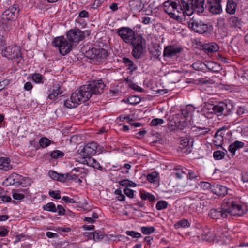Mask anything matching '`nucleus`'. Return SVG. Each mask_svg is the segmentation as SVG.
<instances>
[{
	"label": "nucleus",
	"mask_w": 248,
	"mask_h": 248,
	"mask_svg": "<svg viewBox=\"0 0 248 248\" xmlns=\"http://www.w3.org/2000/svg\"><path fill=\"white\" fill-rule=\"evenodd\" d=\"M130 10L133 13H139L143 8L141 0H131L129 2Z\"/></svg>",
	"instance_id": "obj_19"
},
{
	"label": "nucleus",
	"mask_w": 248,
	"mask_h": 248,
	"mask_svg": "<svg viewBox=\"0 0 248 248\" xmlns=\"http://www.w3.org/2000/svg\"><path fill=\"white\" fill-rule=\"evenodd\" d=\"M62 93V92L60 91V87H58L56 89H54L51 93L49 94L48 98L52 100L56 97L58 95Z\"/></svg>",
	"instance_id": "obj_39"
},
{
	"label": "nucleus",
	"mask_w": 248,
	"mask_h": 248,
	"mask_svg": "<svg viewBox=\"0 0 248 248\" xmlns=\"http://www.w3.org/2000/svg\"><path fill=\"white\" fill-rule=\"evenodd\" d=\"M224 204H226L228 208L212 209L209 212V216L213 219H218L222 217L226 218L228 214L231 216H241L246 213V211L243 209V207L238 204L232 198L224 200Z\"/></svg>",
	"instance_id": "obj_4"
},
{
	"label": "nucleus",
	"mask_w": 248,
	"mask_h": 248,
	"mask_svg": "<svg viewBox=\"0 0 248 248\" xmlns=\"http://www.w3.org/2000/svg\"><path fill=\"white\" fill-rule=\"evenodd\" d=\"M66 35L68 40L73 43L79 42L85 37L84 32L78 28H75L69 31Z\"/></svg>",
	"instance_id": "obj_14"
},
{
	"label": "nucleus",
	"mask_w": 248,
	"mask_h": 248,
	"mask_svg": "<svg viewBox=\"0 0 248 248\" xmlns=\"http://www.w3.org/2000/svg\"><path fill=\"white\" fill-rule=\"evenodd\" d=\"M33 88V86L31 82H27L24 86V88L26 91H30Z\"/></svg>",
	"instance_id": "obj_64"
},
{
	"label": "nucleus",
	"mask_w": 248,
	"mask_h": 248,
	"mask_svg": "<svg viewBox=\"0 0 248 248\" xmlns=\"http://www.w3.org/2000/svg\"><path fill=\"white\" fill-rule=\"evenodd\" d=\"M164 121L161 118H155L153 119L151 122H150L151 126H157L159 124H163Z\"/></svg>",
	"instance_id": "obj_48"
},
{
	"label": "nucleus",
	"mask_w": 248,
	"mask_h": 248,
	"mask_svg": "<svg viewBox=\"0 0 248 248\" xmlns=\"http://www.w3.org/2000/svg\"><path fill=\"white\" fill-rule=\"evenodd\" d=\"M171 176L173 179H181L186 175L189 180L195 179L198 175L196 172L181 166H175L171 168Z\"/></svg>",
	"instance_id": "obj_8"
},
{
	"label": "nucleus",
	"mask_w": 248,
	"mask_h": 248,
	"mask_svg": "<svg viewBox=\"0 0 248 248\" xmlns=\"http://www.w3.org/2000/svg\"><path fill=\"white\" fill-rule=\"evenodd\" d=\"M52 142H53V141L45 137L41 138L39 141L40 146L43 148H46L49 146Z\"/></svg>",
	"instance_id": "obj_34"
},
{
	"label": "nucleus",
	"mask_w": 248,
	"mask_h": 248,
	"mask_svg": "<svg viewBox=\"0 0 248 248\" xmlns=\"http://www.w3.org/2000/svg\"><path fill=\"white\" fill-rule=\"evenodd\" d=\"M19 12L18 7L16 5H14L5 10L2 14V23L6 24V21H15Z\"/></svg>",
	"instance_id": "obj_12"
},
{
	"label": "nucleus",
	"mask_w": 248,
	"mask_h": 248,
	"mask_svg": "<svg viewBox=\"0 0 248 248\" xmlns=\"http://www.w3.org/2000/svg\"><path fill=\"white\" fill-rule=\"evenodd\" d=\"M78 16L80 18H86L89 16V14L87 11L82 10L79 13Z\"/></svg>",
	"instance_id": "obj_61"
},
{
	"label": "nucleus",
	"mask_w": 248,
	"mask_h": 248,
	"mask_svg": "<svg viewBox=\"0 0 248 248\" xmlns=\"http://www.w3.org/2000/svg\"><path fill=\"white\" fill-rule=\"evenodd\" d=\"M122 62L126 67H127L128 69L130 70L131 73L137 69V67L134 64L133 62L129 58L124 57L122 59Z\"/></svg>",
	"instance_id": "obj_28"
},
{
	"label": "nucleus",
	"mask_w": 248,
	"mask_h": 248,
	"mask_svg": "<svg viewBox=\"0 0 248 248\" xmlns=\"http://www.w3.org/2000/svg\"><path fill=\"white\" fill-rule=\"evenodd\" d=\"M188 26L194 32L199 34L206 33L209 30L208 24L199 19H190L188 22Z\"/></svg>",
	"instance_id": "obj_10"
},
{
	"label": "nucleus",
	"mask_w": 248,
	"mask_h": 248,
	"mask_svg": "<svg viewBox=\"0 0 248 248\" xmlns=\"http://www.w3.org/2000/svg\"><path fill=\"white\" fill-rule=\"evenodd\" d=\"M116 33L126 43H130L136 36L134 31L126 27H123L118 29Z\"/></svg>",
	"instance_id": "obj_13"
},
{
	"label": "nucleus",
	"mask_w": 248,
	"mask_h": 248,
	"mask_svg": "<svg viewBox=\"0 0 248 248\" xmlns=\"http://www.w3.org/2000/svg\"><path fill=\"white\" fill-rule=\"evenodd\" d=\"M0 199L3 202H8L11 201V198L10 196L4 195L3 193H2Z\"/></svg>",
	"instance_id": "obj_63"
},
{
	"label": "nucleus",
	"mask_w": 248,
	"mask_h": 248,
	"mask_svg": "<svg viewBox=\"0 0 248 248\" xmlns=\"http://www.w3.org/2000/svg\"><path fill=\"white\" fill-rule=\"evenodd\" d=\"M43 209L47 211L55 213L57 212V208L55 204L52 202H50L43 205Z\"/></svg>",
	"instance_id": "obj_37"
},
{
	"label": "nucleus",
	"mask_w": 248,
	"mask_h": 248,
	"mask_svg": "<svg viewBox=\"0 0 248 248\" xmlns=\"http://www.w3.org/2000/svg\"><path fill=\"white\" fill-rule=\"evenodd\" d=\"M211 107H207V109L212 110L211 113H214L217 116H227L233 113L234 109L231 104H227L223 102H220L217 105H211Z\"/></svg>",
	"instance_id": "obj_6"
},
{
	"label": "nucleus",
	"mask_w": 248,
	"mask_h": 248,
	"mask_svg": "<svg viewBox=\"0 0 248 248\" xmlns=\"http://www.w3.org/2000/svg\"><path fill=\"white\" fill-rule=\"evenodd\" d=\"M183 50V47L181 45L178 43L171 42V61L173 59L177 60L179 57V54Z\"/></svg>",
	"instance_id": "obj_18"
},
{
	"label": "nucleus",
	"mask_w": 248,
	"mask_h": 248,
	"mask_svg": "<svg viewBox=\"0 0 248 248\" xmlns=\"http://www.w3.org/2000/svg\"><path fill=\"white\" fill-rule=\"evenodd\" d=\"M142 232L144 234H150L155 231V228L154 227L143 226L141 228Z\"/></svg>",
	"instance_id": "obj_41"
},
{
	"label": "nucleus",
	"mask_w": 248,
	"mask_h": 248,
	"mask_svg": "<svg viewBox=\"0 0 248 248\" xmlns=\"http://www.w3.org/2000/svg\"><path fill=\"white\" fill-rule=\"evenodd\" d=\"M1 54L3 57L11 60L18 59L21 56L20 49L16 45L9 46L2 49Z\"/></svg>",
	"instance_id": "obj_11"
},
{
	"label": "nucleus",
	"mask_w": 248,
	"mask_h": 248,
	"mask_svg": "<svg viewBox=\"0 0 248 248\" xmlns=\"http://www.w3.org/2000/svg\"><path fill=\"white\" fill-rule=\"evenodd\" d=\"M57 210H58V214L60 216H62L65 214V210L61 205H58L56 207Z\"/></svg>",
	"instance_id": "obj_55"
},
{
	"label": "nucleus",
	"mask_w": 248,
	"mask_h": 248,
	"mask_svg": "<svg viewBox=\"0 0 248 248\" xmlns=\"http://www.w3.org/2000/svg\"><path fill=\"white\" fill-rule=\"evenodd\" d=\"M189 226H190V223L186 219H183L179 220L174 225V227L176 229L184 228L186 227H188Z\"/></svg>",
	"instance_id": "obj_31"
},
{
	"label": "nucleus",
	"mask_w": 248,
	"mask_h": 248,
	"mask_svg": "<svg viewBox=\"0 0 248 248\" xmlns=\"http://www.w3.org/2000/svg\"><path fill=\"white\" fill-rule=\"evenodd\" d=\"M206 62L204 63L201 61H197L193 63L192 67L194 69L198 71H202L205 68Z\"/></svg>",
	"instance_id": "obj_35"
},
{
	"label": "nucleus",
	"mask_w": 248,
	"mask_h": 248,
	"mask_svg": "<svg viewBox=\"0 0 248 248\" xmlns=\"http://www.w3.org/2000/svg\"><path fill=\"white\" fill-rule=\"evenodd\" d=\"M66 178L67 177L65 174H59L58 178H56V181L65 182L66 181Z\"/></svg>",
	"instance_id": "obj_58"
},
{
	"label": "nucleus",
	"mask_w": 248,
	"mask_h": 248,
	"mask_svg": "<svg viewBox=\"0 0 248 248\" xmlns=\"http://www.w3.org/2000/svg\"><path fill=\"white\" fill-rule=\"evenodd\" d=\"M126 233L127 235L132 236L134 238H140L141 237V234L140 233L135 232L134 231H127Z\"/></svg>",
	"instance_id": "obj_51"
},
{
	"label": "nucleus",
	"mask_w": 248,
	"mask_h": 248,
	"mask_svg": "<svg viewBox=\"0 0 248 248\" xmlns=\"http://www.w3.org/2000/svg\"><path fill=\"white\" fill-rule=\"evenodd\" d=\"M224 153L221 151H215L213 153V157L216 160L222 159L224 157Z\"/></svg>",
	"instance_id": "obj_44"
},
{
	"label": "nucleus",
	"mask_w": 248,
	"mask_h": 248,
	"mask_svg": "<svg viewBox=\"0 0 248 248\" xmlns=\"http://www.w3.org/2000/svg\"><path fill=\"white\" fill-rule=\"evenodd\" d=\"M78 161L83 164H86L91 167H93V162H94V158L90 156H83V157L81 158L80 160Z\"/></svg>",
	"instance_id": "obj_30"
},
{
	"label": "nucleus",
	"mask_w": 248,
	"mask_h": 248,
	"mask_svg": "<svg viewBox=\"0 0 248 248\" xmlns=\"http://www.w3.org/2000/svg\"><path fill=\"white\" fill-rule=\"evenodd\" d=\"M105 87L104 83L101 79L82 85L72 93L70 98L66 100L64 105L69 108L77 107L78 105L88 100L93 95L100 94Z\"/></svg>",
	"instance_id": "obj_2"
},
{
	"label": "nucleus",
	"mask_w": 248,
	"mask_h": 248,
	"mask_svg": "<svg viewBox=\"0 0 248 248\" xmlns=\"http://www.w3.org/2000/svg\"><path fill=\"white\" fill-rule=\"evenodd\" d=\"M182 72L180 70H171V78L174 77V79L171 80V83H176L180 80Z\"/></svg>",
	"instance_id": "obj_33"
},
{
	"label": "nucleus",
	"mask_w": 248,
	"mask_h": 248,
	"mask_svg": "<svg viewBox=\"0 0 248 248\" xmlns=\"http://www.w3.org/2000/svg\"><path fill=\"white\" fill-rule=\"evenodd\" d=\"M13 197L15 200H21L25 198V196L23 194L16 193L13 194Z\"/></svg>",
	"instance_id": "obj_56"
},
{
	"label": "nucleus",
	"mask_w": 248,
	"mask_h": 248,
	"mask_svg": "<svg viewBox=\"0 0 248 248\" xmlns=\"http://www.w3.org/2000/svg\"><path fill=\"white\" fill-rule=\"evenodd\" d=\"M48 173L50 177L52 179L55 180H56V178H58L59 174V173H58L57 172L53 170H49Z\"/></svg>",
	"instance_id": "obj_57"
},
{
	"label": "nucleus",
	"mask_w": 248,
	"mask_h": 248,
	"mask_svg": "<svg viewBox=\"0 0 248 248\" xmlns=\"http://www.w3.org/2000/svg\"><path fill=\"white\" fill-rule=\"evenodd\" d=\"M124 194L130 198H133L134 197V191L128 187H125L124 189Z\"/></svg>",
	"instance_id": "obj_49"
},
{
	"label": "nucleus",
	"mask_w": 248,
	"mask_h": 248,
	"mask_svg": "<svg viewBox=\"0 0 248 248\" xmlns=\"http://www.w3.org/2000/svg\"><path fill=\"white\" fill-rule=\"evenodd\" d=\"M228 188L227 187L220 185H216L214 186L213 188V192L219 196H224L227 194Z\"/></svg>",
	"instance_id": "obj_26"
},
{
	"label": "nucleus",
	"mask_w": 248,
	"mask_h": 248,
	"mask_svg": "<svg viewBox=\"0 0 248 248\" xmlns=\"http://www.w3.org/2000/svg\"><path fill=\"white\" fill-rule=\"evenodd\" d=\"M130 44L132 47L131 54L134 58L140 59L146 54V41L141 34L137 35Z\"/></svg>",
	"instance_id": "obj_5"
},
{
	"label": "nucleus",
	"mask_w": 248,
	"mask_h": 248,
	"mask_svg": "<svg viewBox=\"0 0 248 248\" xmlns=\"http://www.w3.org/2000/svg\"><path fill=\"white\" fill-rule=\"evenodd\" d=\"M9 231L4 227H1L0 230V236L4 237L8 235Z\"/></svg>",
	"instance_id": "obj_60"
},
{
	"label": "nucleus",
	"mask_w": 248,
	"mask_h": 248,
	"mask_svg": "<svg viewBox=\"0 0 248 248\" xmlns=\"http://www.w3.org/2000/svg\"><path fill=\"white\" fill-rule=\"evenodd\" d=\"M222 0H207V6L208 10L213 14H218L222 12L221 4Z\"/></svg>",
	"instance_id": "obj_15"
},
{
	"label": "nucleus",
	"mask_w": 248,
	"mask_h": 248,
	"mask_svg": "<svg viewBox=\"0 0 248 248\" xmlns=\"http://www.w3.org/2000/svg\"><path fill=\"white\" fill-rule=\"evenodd\" d=\"M43 76L40 73H34L32 76L33 81L36 83H43Z\"/></svg>",
	"instance_id": "obj_40"
},
{
	"label": "nucleus",
	"mask_w": 248,
	"mask_h": 248,
	"mask_svg": "<svg viewBox=\"0 0 248 248\" xmlns=\"http://www.w3.org/2000/svg\"><path fill=\"white\" fill-rule=\"evenodd\" d=\"M239 0H227L226 12L230 15H233L237 10Z\"/></svg>",
	"instance_id": "obj_20"
},
{
	"label": "nucleus",
	"mask_w": 248,
	"mask_h": 248,
	"mask_svg": "<svg viewBox=\"0 0 248 248\" xmlns=\"http://www.w3.org/2000/svg\"><path fill=\"white\" fill-rule=\"evenodd\" d=\"M147 180L151 183L155 182L156 181V173H151L147 175Z\"/></svg>",
	"instance_id": "obj_52"
},
{
	"label": "nucleus",
	"mask_w": 248,
	"mask_h": 248,
	"mask_svg": "<svg viewBox=\"0 0 248 248\" xmlns=\"http://www.w3.org/2000/svg\"><path fill=\"white\" fill-rule=\"evenodd\" d=\"M129 86L131 89H132L134 90H135L136 91L140 92V93H143L144 91V90L143 88L139 86L136 84L132 83V82H130L129 84Z\"/></svg>",
	"instance_id": "obj_46"
},
{
	"label": "nucleus",
	"mask_w": 248,
	"mask_h": 248,
	"mask_svg": "<svg viewBox=\"0 0 248 248\" xmlns=\"http://www.w3.org/2000/svg\"><path fill=\"white\" fill-rule=\"evenodd\" d=\"M10 159L8 157L0 158V169L4 171H8L13 168L10 164Z\"/></svg>",
	"instance_id": "obj_25"
},
{
	"label": "nucleus",
	"mask_w": 248,
	"mask_h": 248,
	"mask_svg": "<svg viewBox=\"0 0 248 248\" xmlns=\"http://www.w3.org/2000/svg\"><path fill=\"white\" fill-rule=\"evenodd\" d=\"M6 45V41L5 38L3 36H0V49H3L4 47Z\"/></svg>",
	"instance_id": "obj_62"
},
{
	"label": "nucleus",
	"mask_w": 248,
	"mask_h": 248,
	"mask_svg": "<svg viewBox=\"0 0 248 248\" xmlns=\"http://www.w3.org/2000/svg\"><path fill=\"white\" fill-rule=\"evenodd\" d=\"M205 68L214 73H218L222 70L221 66L214 61H206Z\"/></svg>",
	"instance_id": "obj_24"
},
{
	"label": "nucleus",
	"mask_w": 248,
	"mask_h": 248,
	"mask_svg": "<svg viewBox=\"0 0 248 248\" xmlns=\"http://www.w3.org/2000/svg\"><path fill=\"white\" fill-rule=\"evenodd\" d=\"M104 234L101 233L97 232H93V240L95 241H99L104 238Z\"/></svg>",
	"instance_id": "obj_50"
},
{
	"label": "nucleus",
	"mask_w": 248,
	"mask_h": 248,
	"mask_svg": "<svg viewBox=\"0 0 248 248\" xmlns=\"http://www.w3.org/2000/svg\"><path fill=\"white\" fill-rule=\"evenodd\" d=\"M103 2V0H95L92 5V8L96 9L99 7Z\"/></svg>",
	"instance_id": "obj_54"
},
{
	"label": "nucleus",
	"mask_w": 248,
	"mask_h": 248,
	"mask_svg": "<svg viewBox=\"0 0 248 248\" xmlns=\"http://www.w3.org/2000/svg\"><path fill=\"white\" fill-rule=\"evenodd\" d=\"M202 49L207 53L217 52L219 49L218 45L215 42L205 43L202 46Z\"/></svg>",
	"instance_id": "obj_21"
},
{
	"label": "nucleus",
	"mask_w": 248,
	"mask_h": 248,
	"mask_svg": "<svg viewBox=\"0 0 248 248\" xmlns=\"http://www.w3.org/2000/svg\"><path fill=\"white\" fill-rule=\"evenodd\" d=\"M168 203L164 201H160L157 202L156 205V208L157 210H160L167 207Z\"/></svg>",
	"instance_id": "obj_45"
},
{
	"label": "nucleus",
	"mask_w": 248,
	"mask_h": 248,
	"mask_svg": "<svg viewBox=\"0 0 248 248\" xmlns=\"http://www.w3.org/2000/svg\"><path fill=\"white\" fill-rule=\"evenodd\" d=\"M236 113L239 116H243L248 113V110L245 106H239L237 109Z\"/></svg>",
	"instance_id": "obj_42"
},
{
	"label": "nucleus",
	"mask_w": 248,
	"mask_h": 248,
	"mask_svg": "<svg viewBox=\"0 0 248 248\" xmlns=\"http://www.w3.org/2000/svg\"><path fill=\"white\" fill-rule=\"evenodd\" d=\"M195 108L191 105H187L184 109L174 112L171 110V137L174 142L179 144L177 151L183 154H188L191 152L192 145L190 140L187 137V127L192 113Z\"/></svg>",
	"instance_id": "obj_1"
},
{
	"label": "nucleus",
	"mask_w": 248,
	"mask_h": 248,
	"mask_svg": "<svg viewBox=\"0 0 248 248\" xmlns=\"http://www.w3.org/2000/svg\"><path fill=\"white\" fill-rule=\"evenodd\" d=\"M170 0H168L163 3V8L164 12L169 16H170Z\"/></svg>",
	"instance_id": "obj_43"
},
{
	"label": "nucleus",
	"mask_w": 248,
	"mask_h": 248,
	"mask_svg": "<svg viewBox=\"0 0 248 248\" xmlns=\"http://www.w3.org/2000/svg\"><path fill=\"white\" fill-rule=\"evenodd\" d=\"M62 200L64 201L65 202L70 203H75L76 202V201L72 198H70L68 196H64L62 197Z\"/></svg>",
	"instance_id": "obj_59"
},
{
	"label": "nucleus",
	"mask_w": 248,
	"mask_h": 248,
	"mask_svg": "<svg viewBox=\"0 0 248 248\" xmlns=\"http://www.w3.org/2000/svg\"><path fill=\"white\" fill-rule=\"evenodd\" d=\"M64 155V153L60 150H55L50 153V156L53 159H59L62 158Z\"/></svg>",
	"instance_id": "obj_36"
},
{
	"label": "nucleus",
	"mask_w": 248,
	"mask_h": 248,
	"mask_svg": "<svg viewBox=\"0 0 248 248\" xmlns=\"http://www.w3.org/2000/svg\"><path fill=\"white\" fill-rule=\"evenodd\" d=\"M204 0H180L178 3L171 1V18L181 21L185 13L190 16L194 12L202 13L204 10Z\"/></svg>",
	"instance_id": "obj_3"
},
{
	"label": "nucleus",
	"mask_w": 248,
	"mask_h": 248,
	"mask_svg": "<svg viewBox=\"0 0 248 248\" xmlns=\"http://www.w3.org/2000/svg\"><path fill=\"white\" fill-rule=\"evenodd\" d=\"M226 128H220L215 133L213 142L216 146H221L224 140V136L225 135Z\"/></svg>",
	"instance_id": "obj_17"
},
{
	"label": "nucleus",
	"mask_w": 248,
	"mask_h": 248,
	"mask_svg": "<svg viewBox=\"0 0 248 248\" xmlns=\"http://www.w3.org/2000/svg\"><path fill=\"white\" fill-rule=\"evenodd\" d=\"M140 198L142 200H146L148 199L150 202H153L155 200V197L154 195L150 194L148 192L141 193Z\"/></svg>",
	"instance_id": "obj_38"
},
{
	"label": "nucleus",
	"mask_w": 248,
	"mask_h": 248,
	"mask_svg": "<svg viewBox=\"0 0 248 248\" xmlns=\"http://www.w3.org/2000/svg\"><path fill=\"white\" fill-rule=\"evenodd\" d=\"M229 24L232 27L241 28L242 25L241 19L236 16H232L229 20Z\"/></svg>",
	"instance_id": "obj_29"
},
{
	"label": "nucleus",
	"mask_w": 248,
	"mask_h": 248,
	"mask_svg": "<svg viewBox=\"0 0 248 248\" xmlns=\"http://www.w3.org/2000/svg\"><path fill=\"white\" fill-rule=\"evenodd\" d=\"M49 195L50 197L58 200L61 199V195H60V191H53V190H50L49 191Z\"/></svg>",
	"instance_id": "obj_47"
},
{
	"label": "nucleus",
	"mask_w": 248,
	"mask_h": 248,
	"mask_svg": "<svg viewBox=\"0 0 248 248\" xmlns=\"http://www.w3.org/2000/svg\"><path fill=\"white\" fill-rule=\"evenodd\" d=\"M21 175L16 173H12L4 182V184L6 186L13 185L16 183H19Z\"/></svg>",
	"instance_id": "obj_23"
},
{
	"label": "nucleus",
	"mask_w": 248,
	"mask_h": 248,
	"mask_svg": "<svg viewBox=\"0 0 248 248\" xmlns=\"http://www.w3.org/2000/svg\"><path fill=\"white\" fill-rule=\"evenodd\" d=\"M199 186L203 190H209L213 192V188L214 186H212L208 182L202 181L199 183Z\"/></svg>",
	"instance_id": "obj_32"
},
{
	"label": "nucleus",
	"mask_w": 248,
	"mask_h": 248,
	"mask_svg": "<svg viewBox=\"0 0 248 248\" xmlns=\"http://www.w3.org/2000/svg\"><path fill=\"white\" fill-rule=\"evenodd\" d=\"M98 145L96 142L88 143L81 150L80 154L82 156H90L94 155L97 152Z\"/></svg>",
	"instance_id": "obj_16"
},
{
	"label": "nucleus",
	"mask_w": 248,
	"mask_h": 248,
	"mask_svg": "<svg viewBox=\"0 0 248 248\" xmlns=\"http://www.w3.org/2000/svg\"><path fill=\"white\" fill-rule=\"evenodd\" d=\"M161 48L159 45L155 44L148 48L150 54L152 55L155 58H158L161 54Z\"/></svg>",
	"instance_id": "obj_27"
},
{
	"label": "nucleus",
	"mask_w": 248,
	"mask_h": 248,
	"mask_svg": "<svg viewBox=\"0 0 248 248\" xmlns=\"http://www.w3.org/2000/svg\"><path fill=\"white\" fill-rule=\"evenodd\" d=\"M163 56L165 58L170 57V46H168L164 48Z\"/></svg>",
	"instance_id": "obj_53"
},
{
	"label": "nucleus",
	"mask_w": 248,
	"mask_h": 248,
	"mask_svg": "<svg viewBox=\"0 0 248 248\" xmlns=\"http://www.w3.org/2000/svg\"><path fill=\"white\" fill-rule=\"evenodd\" d=\"M86 56L96 62L105 61L108 56L107 50L100 47H92L86 51Z\"/></svg>",
	"instance_id": "obj_7"
},
{
	"label": "nucleus",
	"mask_w": 248,
	"mask_h": 248,
	"mask_svg": "<svg viewBox=\"0 0 248 248\" xmlns=\"http://www.w3.org/2000/svg\"><path fill=\"white\" fill-rule=\"evenodd\" d=\"M244 146V142L238 140H236L229 145L228 147V150L232 155L234 156L236 151L243 148Z\"/></svg>",
	"instance_id": "obj_22"
},
{
	"label": "nucleus",
	"mask_w": 248,
	"mask_h": 248,
	"mask_svg": "<svg viewBox=\"0 0 248 248\" xmlns=\"http://www.w3.org/2000/svg\"><path fill=\"white\" fill-rule=\"evenodd\" d=\"M52 45L58 48L60 53L64 56L72 50V45L63 37H57L54 39Z\"/></svg>",
	"instance_id": "obj_9"
}]
</instances>
